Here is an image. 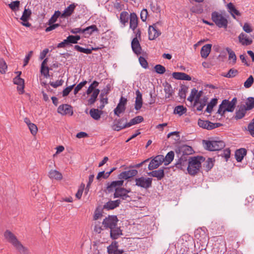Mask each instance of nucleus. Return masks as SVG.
<instances>
[{"label":"nucleus","instance_id":"bf43d9fd","mask_svg":"<svg viewBox=\"0 0 254 254\" xmlns=\"http://www.w3.org/2000/svg\"><path fill=\"white\" fill-rule=\"evenodd\" d=\"M102 216V210L97 208L94 212L93 219L94 220H97Z\"/></svg>","mask_w":254,"mask_h":254},{"label":"nucleus","instance_id":"49530a36","mask_svg":"<svg viewBox=\"0 0 254 254\" xmlns=\"http://www.w3.org/2000/svg\"><path fill=\"white\" fill-rule=\"evenodd\" d=\"M128 14L126 11H123L120 14V21L122 23L125 24L128 20Z\"/></svg>","mask_w":254,"mask_h":254},{"label":"nucleus","instance_id":"9d476101","mask_svg":"<svg viewBox=\"0 0 254 254\" xmlns=\"http://www.w3.org/2000/svg\"><path fill=\"white\" fill-rule=\"evenodd\" d=\"M5 238L14 247L20 242L17 240L16 236L10 231L6 230L4 233Z\"/></svg>","mask_w":254,"mask_h":254},{"label":"nucleus","instance_id":"4be33fe9","mask_svg":"<svg viewBox=\"0 0 254 254\" xmlns=\"http://www.w3.org/2000/svg\"><path fill=\"white\" fill-rule=\"evenodd\" d=\"M122 235V230L117 225L110 229V236L113 240L117 239Z\"/></svg>","mask_w":254,"mask_h":254},{"label":"nucleus","instance_id":"4468645a","mask_svg":"<svg viewBox=\"0 0 254 254\" xmlns=\"http://www.w3.org/2000/svg\"><path fill=\"white\" fill-rule=\"evenodd\" d=\"M121 203V200H110L106 202L103 207V209L109 210H112L118 207Z\"/></svg>","mask_w":254,"mask_h":254},{"label":"nucleus","instance_id":"f8f14e48","mask_svg":"<svg viewBox=\"0 0 254 254\" xmlns=\"http://www.w3.org/2000/svg\"><path fill=\"white\" fill-rule=\"evenodd\" d=\"M58 112L63 115L69 114L71 116L73 114L72 108L68 104H63L58 107Z\"/></svg>","mask_w":254,"mask_h":254},{"label":"nucleus","instance_id":"6e6552de","mask_svg":"<svg viewBox=\"0 0 254 254\" xmlns=\"http://www.w3.org/2000/svg\"><path fill=\"white\" fill-rule=\"evenodd\" d=\"M164 161L165 158L163 155H157L150 161L148 167V169L153 170L156 169Z\"/></svg>","mask_w":254,"mask_h":254},{"label":"nucleus","instance_id":"6ab92c4d","mask_svg":"<svg viewBox=\"0 0 254 254\" xmlns=\"http://www.w3.org/2000/svg\"><path fill=\"white\" fill-rule=\"evenodd\" d=\"M77 4L74 3L70 4L67 7H66L63 13H61L62 17H66L70 16L73 12Z\"/></svg>","mask_w":254,"mask_h":254},{"label":"nucleus","instance_id":"f03ea898","mask_svg":"<svg viewBox=\"0 0 254 254\" xmlns=\"http://www.w3.org/2000/svg\"><path fill=\"white\" fill-rule=\"evenodd\" d=\"M202 142L204 148L209 151L220 150L225 146V143L222 140H203Z\"/></svg>","mask_w":254,"mask_h":254},{"label":"nucleus","instance_id":"0eeeda50","mask_svg":"<svg viewBox=\"0 0 254 254\" xmlns=\"http://www.w3.org/2000/svg\"><path fill=\"white\" fill-rule=\"evenodd\" d=\"M130 191V190H128L123 188H120L116 190L114 193V197H120L122 200L129 201L131 200V198L127 193Z\"/></svg>","mask_w":254,"mask_h":254},{"label":"nucleus","instance_id":"b1692460","mask_svg":"<svg viewBox=\"0 0 254 254\" xmlns=\"http://www.w3.org/2000/svg\"><path fill=\"white\" fill-rule=\"evenodd\" d=\"M138 25V18L134 13L130 15L129 27L133 31H134Z\"/></svg>","mask_w":254,"mask_h":254},{"label":"nucleus","instance_id":"5701e85b","mask_svg":"<svg viewBox=\"0 0 254 254\" xmlns=\"http://www.w3.org/2000/svg\"><path fill=\"white\" fill-rule=\"evenodd\" d=\"M246 154L247 150L245 148H242L236 150L235 151V156L237 162H241Z\"/></svg>","mask_w":254,"mask_h":254},{"label":"nucleus","instance_id":"9b49d317","mask_svg":"<svg viewBox=\"0 0 254 254\" xmlns=\"http://www.w3.org/2000/svg\"><path fill=\"white\" fill-rule=\"evenodd\" d=\"M124 183L123 180H119L113 181L110 184L108 183L106 188L108 192H113L114 190L116 191V190L120 189Z\"/></svg>","mask_w":254,"mask_h":254},{"label":"nucleus","instance_id":"a18cd8bd","mask_svg":"<svg viewBox=\"0 0 254 254\" xmlns=\"http://www.w3.org/2000/svg\"><path fill=\"white\" fill-rule=\"evenodd\" d=\"M164 90L166 93V98H170L173 94V89L170 84L167 83L165 86Z\"/></svg>","mask_w":254,"mask_h":254},{"label":"nucleus","instance_id":"f704fd0d","mask_svg":"<svg viewBox=\"0 0 254 254\" xmlns=\"http://www.w3.org/2000/svg\"><path fill=\"white\" fill-rule=\"evenodd\" d=\"M15 248L20 253V254H30L28 249L24 247L21 243L17 245Z\"/></svg>","mask_w":254,"mask_h":254},{"label":"nucleus","instance_id":"f3484780","mask_svg":"<svg viewBox=\"0 0 254 254\" xmlns=\"http://www.w3.org/2000/svg\"><path fill=\"white\" fill-rule=\"evenodd\" d=\"M13 83L18 85L17 90L20 94L24 92V80L23 79L18 76H16L13 78Z\"/></svg>","mask_w":254,"mask_h":254},{"label":"nucleus","instance_id":"58836bf2","mask_svg":"<svg viewBox=\"0 0 254 254\" xmlns=\"http://www.w3.org/2000/svg\"><path fill=\"white\" fill-rule=\"evenodd\" d=\"M174 152L172 151L169 152L167 154L166 157H164V158H165V161L164 162H165V165H168L169 163H170L173 161V160L174 159Z\"/></svg>","mask_w":254,"mask_h":254},{"label":"nucleus","instance_id":"7c9ffc66","mask_svg":"<svg viewBox=\"0 0 254 254\" xmlns=\"http://www.w3.org/2000/svg\"><path fill=\"white\" fill-rule=\"evenodd\" d=\"M197 124L200 127L203 128L211 130V122L210 121L199 119Z\"/></svg>","mask_w":254,"mask_h":254},{"label":"nucleus","instance_id":"a211bd4d","mask_svg":"<svg viewBox=\"0 0 254 254\" xmlns=\"http://www.w3.org/2000/svg\"><path fill=\"white\" fill-rule=\"evenodd\" d=\"M148 175L152 177H155L158 180H161L164 177L165 174L164 170L160 169L148 173Z\"/></svg>","mask_w":254,"mask_h":254},{"label":"nucleus","instance_id":"393cba45","mask_svg":"<svg viewBox=\"0 0 254 254\" xmlns=\"http://www.w3.org/2000/svg\"><path fill=\"white\" fill-rule=\"evenodd\" d=\"M247 111L245 105H241L238 110L236 112L235 119L236 120L242 119L245 116Z\"/></svg>","mask_w":254,"mask_h":254},{"label":"nucleus","instance_id":"473e14b6","mask_svg":"<svg viewBox=\"0 0 254 254\" xmlns=\"http://www.w3.org/2000/svg\"><path fill=\"white\" fill-rule=\"evenodd\" d=\"M99 93L100 90L98 89H96L93 91L91 97L88 100L89 105H92L95 102Z\"/></svg>","mask_w":254,"mask_h":254},{"label":"nucleus","instance_id":"a878e982","mask_svg":"<svg viewBox=\"0 0 254 254\" xmlns=\"http://www.w3.org/2000/svg\"><path fill=\"white\" fill-rule=\"evenodd\" d=\"M180 153H182V156H185L191 154L192 153L193 149L191 147L187 145H183L180 147L179 149Z\"/></svg>","mask_w":254,"mask_h":254},{"label":"nucleus","instance_id":"20e7f679","mask_svg":"<svg viewBox=\"0 0 254 254\" xmlns=\"http://www.w3.org/2000/svg\"><path fill=\"white\" fill-rule=\"evenodd\" d=\"M234 109V107L230 103V101L228 100L225 99L222 101L221 104L219 105L217 113L223 116L225 112H233Z\"/></svg>","mask_w":254,"mask_h":254},{"label":"nucleus","instance_id":"2eb2a0df","mask_svg":"<svg viewBox=\"0 0 254 254\" xmlns=\"http://www.w3.org/2000/svg\"><path fill=\"white\" fill-rule=\"evenodd\" d=\"M188 164L189 161H187V157L182 156L175 164V166L178 169L185 170L186 168H187Z\"/></svg>","mask_w":254,"mask_h":254},{"label":"nucleus","instance_id":"13d9d810","mask_svg":"<svg viewBox=\"0 0 254 254\" xmlns=\"http://www.w3.org/2000/svg\"><path fill=\"white\" fill-rule=\"evenodd\" d=\"M238 73L237 69L234 68H231L227 74L225 75V77L228 78H232L235 77Z\"/></svg>","mask_w":254,"mask_h":254},{"label":"nucleus","instance_id":"cd10ccee","mask_svg":"<svg viewBox=\"0 0 254 254\" xmlns=\"http://www.w3.org/2000/svg\"><path fill=\"white\" fill-rule=\"evenodd\" d=\"M49 177L51 179H55L57 180H61L63 178L62 174L56 170H51L49 172Z\"/></svg>","mask_w":254,"mask_h":254},{"label":"nucleus","instance_id":"79ce46f5","mask_svg":"<svg viewBox=\"0 0 254 254\" xmlns=\"http://www.w3.org/2000/svg\"><path fill=\"white\" fill-rule=\"evenodd\" d=\"M188 88L185 85H182L181 87L179 92V96L181 99H185L186 93L188 92Z\"/></svg>","mask_w":254,"mask_h":254},{"label":"nucleus","instance_id":"423d86ee","mask_svg":"<svg viewBox=\"0 0 254 254\" xmlns=\"http://www.w3.org/2000/svg\"><path fill=\"white\" fill-rule=\"evenodd\" d=\"M135 185L146 190L150 188L152 186V179L151 178H145L141 177L135 179Z\"/></svg>","mask_w":254,"mask_h":254},{"label":"nucleus","instance_id":"c756f323","mask_svg":"<svg viewBox=\"0 0 254 254\" xmlns=\"http://www.w3.org/2000/svg\"><path fill=\"white\" fill-rule=\"evenodd\" d=\"M91 117L95 120H99L101 118L102 111L97 109H91L89 111Z\"/></svg>","mask_w":254,"mask_h":254},{"label":"nucleus","instance_id":"aec40b11","mask_svg":"<svg viewBox=\"0 0 254 254\" xmlns=\"http://www.w3.org/2000/svg\"><path fill=\"white\" fill-rule=\"evenodd\" d=\"M212 45L207 44L203 46L200 50V55L202 58L206 59L209 55L211 50Z\"/></svg>","mask_w":254,"mask_h":254},{"label":"nucleus","instance_id":"603ef678","mask_svg":"<svg viewBox=\"0 0 254 254\" xmlns=\"http://www.w3.org/2000/svg\"><path fill=\"white\" fill-rule=\"evenodd\" d=\"M7 66L5 62L2 59H0V72L1 74L5 73Z\"/></svg>","mask_w":254,"mask_h":254},{"label":"nucleus","instance_id":"09e8293b","mask_svg":"<svg viewBox=\"0 0 254 254\" xmlns=\"http://www.w3.org/2000/svg\"><path fill=\"white\" fill-rule=\"evenodd\" d=\"M121 105V104H118L114 111V114L118 117H120V114L124 112L126 109L125 107H122Z\"/></svg>","mask_w":254,"mask_h":254},{"label":"nucleus","instance_id":"bb28decb","mask_svg":"<svg viewBox=\"0 0 254 254\" xmlns=\"http://www.w3.org/2000/svg\"><path fill=\"white\" fill-rule=\"evenodd\" d=\"M239 40L240 42L243 45H250L253 43V40L251 39H249L247 35L242 33L239 36Z\"/></svg>","mask_w":254,"mask_h":254},{"label":"nucleus","instance_id":"5fc2aeb1","mask_svg":"<svg viewBox=\"0 0 254 254\" xmlns=\"http://www.w3.org/2000/svg\"><path fill=\"white\" fill-rule=\"evenodd\" d=\"M154 69L155 71L159 74H163L166 71L165 67L161 64L156 65Z\"/></svg>","mask_w":254,"mask_h":254},{"label":"nucleus","instance_id":"774afa93","mask_svg":"<svg viewBox=\"0 0 254 254\" xmlns=\"http://www.w3.org/2000/svg\"><path fill=\"white\" fill-rule=\"evenodd\" d=\"M248 130L249 131L250 134L254 137V123H250L248 126Z\"/></svg>","mask_w":254,"mask_h":254},{"label":"nucleus","instance_id":"680f3d73","mask_svg":"<svg viewBox=\"0 0 254 254\" xmlns=\"http://www.w3.org/2000/svg\"><path fill=\"white\" fill-rule=\"evenodd\" d=\"M70 45L67 37L66 39H64L63 42L59 43L57 45V48H65L66 46Z\"/></svg>","mask_w":254,"mask_h":254},{"label":"nucleus","instance_id":"0e129e2a","mask_svg":"<svg viewBox=\"0 0 254 254\" xmlns=\"http://www.w3.org/2000/svg\"><path fill=\"white\" fill-rule=\"evenodd\" d=\"M85 185L82 184L79 188L77 192H76L75 196L78 199H80L82 196L83 191Z\"/></svg>","mask_w":254,"mask_h":254},{"label":"nucleus","instance_id":"c03bdc74","mask_svg":"<svg viewBox=\"0 0 254 254\" xmlns=\"http://www.w3.org/2000/svg\"><path fill=\"white\" fill-rule=\"evenodd\" d=\"M186 111V108L184 107L183 106H178L175 107L174 112L175 114H179L181 116L185 113Z\"/></svg>","mask_w":254,"mask_h":254},{"label":"nucleus","instance_id":"c9c22d12","mask_svg":"<svg viewBox=\"0 0 254 254\" xmlns=\"http://www.w3.org/2000/svg\"><path fill=\"white\" fill-rule=\"evenodd\" d=\"M208 98L206 97H204L202 99L199 100L198 103L195 105H197L196 109L197 111H202L204 107L206 105V103L207 102Z\"/></svg>","mask_w":254,"mask_h":254},{"label":"nucleus","instance_id":"1a4fd4ad","mask_svg":"<svg viewBox=\"0 0 254 254\" xmlns=\"http://www.w3.org/2000/svg\"><path fill=\"white\" fill-rule=\"evenodd\" d=\"M159 23L157 22L153 25L149 26L148 28V38L150 40H153L161 35V31L157 27V25Z\"/></svg>","mask_w":254,"mask_h":254},{"label":"nucleus","instance_id":"37998d69","mask_svg":"<svg viewBox=\"0 0 254 254\" xmlns=\"http://www.w3.org/2000/svg\"><path fill=\"white\" fill-rule=\"evenodd\" d=\"M226 51L229 54V59L232 60V64H234L236 62L237 57L231 49L229 48H226Z\"/></svg>","mask_w":254,"mask_h":254},{"label":"nucleus","instance_id":"ea45409f","mask_svg":"<svg viewBox=\"0 0 254 254\" xmlns=\"http://www.w3.org/2000/svg\"><path fill=\"white\" fill-rule=\"evenodd\" d=\"M246 109L247 110H252L254 108V98L249 97L246 102Z\"/></svg>","mask_w":254,"mask_h":254},{"label":"nucleus","instance_id":"6e6d98bb","mask_svg":"<svg viewBox=\"0 0 254 254\" xmlns=\"http://www.w3.org/2000/svg\"><path fill=\"white\" fill-rule=\"evenodd\" d=\"M254 81V77L252 75H250L249 78L244 82V86L247 88L251 87Z\"/></svg>","mask_w":254,"mask_h":254},{"label":"nucleus","instance_id":"864d4df0","mask_svg":"<svg viewBox=\"0 0 254 254\" xmlns=\"http://www.w3.org/2000/svg\"><path fill=\"white\" fill-rule=\"evenodd\" d=\"M20 5L19 1L16 0L11 2L8 4L9 7L13 10H18Z\"/></svg>","mask_w":254,"mask_h":254},{"label":"nucleus","instance_id":"c85d7f7f","mask_svg":"<svg viewBox=\"0 0 254 254\" xmlns=\"http://www.w3.org/2000/svg\"><path fill=\"white\" fill-rule=\"evenodd\" d=\"M227 8L228 9V11L234 18H235V15L237 16H240L241 15L240 12L236 8L234 4L231 2H230L227 4Z\"/></svg>","mask_w":254,"mask_h":254},{"label":"nucleus","instance_id":"7ed1b4c3","mask_svg":"<svg viewBox=\"0 0 254 254\" xmlns=\"http://www.w3.org/2000/svg\"><path fill=\"white\" fill-rule=\"evenodd\" d=\"M211 19L219 28H227L228 25L227 19L222 14L217 11H214L211 13Z\"/></svg>","mask_w":254,"mask_h":254},{"label":"nucleus","instance_id":"052dcab7","mask_svg":"<svg viewBox=\"0 0 254 254\" xmlns=\"http://www.w3.org/2000/svg\"><path fill=\"white\" fill-rule=\"evenodd\" d=\"M87 81H84L83 82H80V83H79L74 88V94L75 95H76L78 92L79 90H80L87 83Z\"/></svg>","mask_w":254,"mask_h":254},{"label":"nucleus","instance_id":"72a5a7b5","mask_svg":"<svg viewBox=\"0 0 254 254\" xmlns=\"http://www.w3.org/2000/svg\"><path fill=\"white\" fill-rule=\"evenodd\" d=\"M95 31H98V29L96 25H92L85 29H83L82 30V33L91 35Z\"/></svg>","mask_w":254,"mask_h":254},{"label":"nucleus","instance_id":"f257e3e1","mask_svg":"<svg viewBox=\"0 0 254 254\" xmlns=\"http://www.w3.org/2000/svg\"><path fill=\"white\" fill-rule=\"evenodd\" d=\"M204 161L205 158L202 156H197L190 157L187 167L188 173L191 176L197 174L199 171L201 163L204 162Z\"/></svg>","mask_w":254,"mask_h":254},{"label":"nucleus","instance_id":"39448f33","mask_svg":"<svg viewBox=\"0 0 254 254\" xmlns=\"http://www.w3.org/2000/svg\"><path fill=\"white\" fill-rule=\"evenodd\" d=\"M119 220L115 215H109L106 217L102 222V225L105 229L113 228L117 225Z\"/></svg>","mask_w":254,"mask_h":254},{"label":"nucleus","instance_id":"412c9836","mask_svg":"<svg viewBox=\"0 0 254 254\" xmlns=\"http://www.w3.org/2000/svg\"><path fill=\"white\" fill-rule=\"evenodd\" d=\"M131 48L132 51L137 55L141 53V47L138 39L137 38H134L131 42Z\"/></svg>","mask_w":254,"mask_h":254},{"label":"nucleus","instance_id":"3c124183","mask_svg":"<svg viewBox=\"0 0 254 254\" xmlns=\"http://www.w3.org/2000/svg\"><path fill=\"white\" fill-rule=\"evenodd\" d=\"M74 48L76 51L85 53L86 54H91V50L90 49H85L84 48H82L79 45H75L74 47Z\"/></svg>","mask_w":254,"mask_h":254},{"label":"nucleus","instance_id":"de8ad7c7","mask_svg":"<svg viewBox=\"0 0 254 254\" xmlns=\"http://www.w3.org/2000/svg\"><path fill=\"white\" fill-rule=\"evenodd\" d=\"M31 14V11L28 9H25L21 17V20L23 22L27 21Z\"/></svg>","mask_w":254,"mask_h":254},{"label":"nucleus","instance_id":"a19ab883","mask_svg":"<svg viewBox=\"0 0 254 254\" xmlns=\"http://www.w3.org/2000/svg\"><path fill=\"white\" fill-rule=\"evenodd\" d=\"M231 151L229 148H227L220 151V153L219 156L224 157L226 161H227L228 159L230 157Z\"/></svg>","mask_w":254,"mask_h":254},{"label":"nucleus","instance_id":"e433bc0d","mask_svg":"<svg viewBox=\"0 0 254 254\" xmlns=\"http://www.w3.org/2000/svg\"><path fill=\"white\" fill-rule=\"evenodd\" d=\"M214 166V161L212 158H208L203 164V167L205 168V170L206 171H209Z\"/></svg>","mask_w":254,"mask_h":254},{"label":"nucleus","instance_id":"4c0bfd02","mask_svg":"<svg viewBox=\"0 0 254 254\" xmlns=\"http://www.w3.org/2000/svg\"><path fill=\"white\" fill-rule=\"evenodd\" d=\"M60 16H61V12L59 10L56 11L54 15H53L51 18L49 20L48 23V25H51L54 23L57 20L58 18Z\"/></svg>","mask_w":254,"mask_h":254},{"label":"nucleus","instance_id":"338daca9","mask_svg":"<svg viewBox=\"0 0 254 254\" xmlns=\"http://www.w3.org/2000/svg\"><path fill=\"white\" fill-rule=\"evenodd\" d=\"M184 72H175L172 74L173 78L176 79L183 80Z\"/></svg>","mask_w":254,"mask_h":254},{"label":"nucleus","instance_id":"8fccbe9b","mask_svg":"<svg viewBox=\"0 0 254 254\" xmlns=\"http://www.w3.org/2000/svg\"><path fill=\"white\" fill-rule=\"evenodd\" d=\"M99 85V82L96 81H94L93 83L89 86L86 91V94L89 95L91 94L95 89V88Z\"/></svg>","mask_w":254,"mask_h":254},{"label":"nucleus","instance_id":"e2e57ef3","mask_svg":"<svg viewBox=\"0 0 254 254\" xmlns=\"http://www.w3.org/2000/svg\"><path fill=\"white\" fill-rule=\"evenodd\" d=\"M110 176V173L108 172L105 173V171L99 172L97 176V179L99 180L100 178L107 179Z\"/></svg>","mask_w":254,"mask_h":254},{"label":"nucleus","instance_id":"dca6fc26","mask_svg":"<svg viewBox=\"0 0 254 254\" xmlns=\"http://www.w3.org/2000/svg\"><path fill=\"white\" fill-rule=\"evenodd\" d=\"M135 94L136 98L134 108L136 110H139L142 106V93L137 89L135 91Z\"/></svg>","mask_w":254,"mask_h":254},{"label":"nucleus","instance_id":"69168bd1","mask_svg":"<svg viewBox=\"0 0 254 254\" xmlns=\"http://www.w3.org/2000/svg\"><path fill=\"white\" fill-rule=\"evenodd\" d=\"M28 127L31 131V133L33 135H35L37 133V130H38V128L35 124H34L33 123H32L31 124H30V125L28 126Z\"/></svg>","mask_w":254,"mask_h":254},{"label":"nucleus","instance_id":"4d7b16f0","mask_svg":"<svg viewBox=\"0 0 254 254\" xmlns=\"http://www.w3.org/2000/svg\"><path fill=\"white\" fill-rule=\"evenodd\" d=\"M112 127L114 130L120 131L122 129H124V128H127L128 127H127L126 123L125 124H123V125H118L115 123H114Z\"/></svg>","mask_w":254,"mask_h":254},{"label":"nucleus","instance_id":"2f4dec72","mask_svg":"<svg viewBox=\"0 0 254 254\" xmlns=\"http://www.w3.org/2000/svg\"><path fill=\"white\" fill-rule=\"evenodd\" d=\"M143 121V118L141 116H138L131 119L128 123H126L127 127H130L132 125H134L142 122Z\"/></svg>","mask_w":254,"mask_h":254},{"label":"nucleus","instance_id":"ddd939ff","mask_svg":"<svg viewBox=\"0 0 254 254\" xmlns=\"http://www.w3.org/2000/svg\"><path fill=\"white\" fill-rule=\"evenodd\" d=\"M137 171L136 170H130L127 171H124L118 175L119 179L127 180L131 177H134L137 174Z\"/></svg>","mask_w":254,"mask_h":254}]
</instances>
